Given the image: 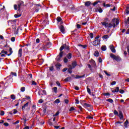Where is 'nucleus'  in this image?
<instances>
[{"label": "nucleus", "mask_w": 129, "mask_h": 129, "mask_svg": "<svg viewBox=\"0 0 129 129\" xmlns=\"http://www.w3.org/2000/svg\"><path fill=\"white\" fill-rule=\"evenodd\" d=\"M41 8H42L41 4H34V8L32 10L34 11V13H38Z\"/></svg>", "instance_id": "f257e3e1"}, {"label": "nucleus", "mask_w": 129, "mask_h": 129, "mask_svg": "<svg viewBox=\"0 0 129 129\" xmlns=\"http://www.w3.org/2000/svg\"><path fill=\"white\" fill-rule=\"evenodd\" d=\"M110 57L113 59V60H115V61H117V62H119L120 60H121V58L119 56H116L112 53H111L110 54Z\"/></svg>", "instance_id": "f03ea898"}, {"label": "nucleus", "mask_w": 129, "mask_h": 129, "mask_svg": "<svg viewBox=\"0 0 129 129\" xmlns=\"http://www.w3.org/2000/svg\"><path fill=\"white\" fill-rule=\"evenodd\" d=\"M111 23L113 24V28H115V25L117 26L119 24V20L117 19L114 18L112 20Z\"/></svg>", "instance_id": "7ed1b4c3"}, {"label": "nucleus", "mask_w": 129, "mask_h": 129, "mask_svg": "<svg viewBox=\"0 0 129 129\" xmlns=\"http://www.w3.org/2000/svg\"><path fill=\"white\" fill-rule=\"evenodd\" d=\"M16 23H17V20H9L8 21V26H12V27H16Z\"/></svg>", "instance_id": "20e7f679"}, {"label": "nucleus", "mask_w": 129, "mask_h": 129, "mask_svg": "<svg viewBox=\"0 0 129 129\" xmlns=\"http://www.w3.org/2000/svg\"><path fill=\"white\" fill-rule=\"evenodd\" d=\"M95 13H101L102 12H103V10L102 9L100 8V5H98L97 7H96L95 9Z\"/></svg>", "instance_id": "39448f33"}, {"label": "nucleus", "mask_w": 129, "mask_h": 129, "mask_svg": "<svg viewBox=\"0 0 129 129\" xmlns=\"http://www.w3.org/2000/svg\"><path fill=\"white\" fill-rule=\"evenodd\" d=\"M93 45L95 46L99 47L100 46V40L99 39H95V41L93 42Z\"/></svg>", "instance_id": "423d86ee"}, {"label": "nucleus", "mask_w": 129, "mask_h": 129, "mask_svg": "<svg viewBox=\"0 0 129 129\" xmlns=\"http://www.w3.org/2000/svg\"><path fill=\"white\" fill-rule=\"evenodd\" d=\"M46 95L47 94V92H46V90H39V91L38 92V95Z\"/></svg>", "instance_id": "0eeeda50"}, {"label": "nucleus", "mask_w": 129, "mask_h": 129, "mask_svg": "<svg viewBox=\"0 0 129 129\" xmlns=\"http://www.w3.org/2000/svg\"><path fill=\"white\" fill-rule=\"evenodd\" d=\"M98 4H102V1L100 0H97L92 4V6H93V7H95V6H96V5Z\"/></svg>", "instance_id": "6e6552de"}, {"label": "nucleus", "mask_w": 129, "mask_h": 129, "mask_svg": "<svg viewBox=\"0 0 129 129\" xmlns=\"http://www.w3.org/2000/svg\"><path fill=\"white\" fill-rule=\"evenodd\" d=\"M22 6H24V2L23 1H20L19 4H18V11H21V7Z\"/></svg>", "instance_id": "1a4fd4ad"}, {"label": "nucleus", "mask_w": 129, "mask_h": 129, "mask_svg": "<svg viewBox=\"0 0 129 129\" xmlns=\"http://www.w3.org/2000/svg\"><path fill=\"white\" fill-rule=\"evenodd\" d=\"M118 116H119L120 119H123V114H122V112L119 111Z\"/></svg>", "instance_id": "9d476101"}, {"label": "nucleus", "mask_w": 129, "mask_h": 129, "mask_svg": "<svg viewBox=\"0 0 129 129\" xmlns=\"http://www.w3.org/2000/svg\"><path fill=\"white\" fill-rule=\"evenodd\" d=\"M109 47H110V49L111 51L113 53H115V52H116L115 48H114V47L113 46V45H110Z\"/></svg>", "instance_id": "9b49d317"}, {"label": "nucleus", "mask_w": 129, "mask_h": 129, "mask_svg": "<svg viewBox=\"0 0 129 129\" xmlns=\"http://www.w3.org/2000/svg\"><path fill=\"white\" fill-rule=\"evenodd\" d=\"M59 30L61 33H64L65 32V28L63 25H60L59 27Z\"/></svg>", "instance_id": "f8f14e48"}, {"label": "nucleus", "mask_w": 129, "mask_h": 129, "mask_svg": "<svg viewBox=\"0 0 129 129\" xmlns=\"http://www.w3.org/2000/svg\"><path fill=\"white\" fill-rule=\"evenodd\" d=\"M56 21L58 22V23H60V25H62L63 24V21H62V18L60 17H57L56 18Z\"/></svg>", "instance_id": "ddd939ff"}, {"label": "nucleus", "mask_w": 129, "mask_h": 129, "mask_svg": "<svg viewBox=\"0 0 129 129\" xmlns=\"http://www.w3.org/2000/svg\"><path fill=\"white\" fill-rule=\"evenodd\" d=\"M91 5H92V3H91V2L90 1H87L85 3V7H89Z\"/></svg>", "instance_id": "4468645a"}, {"label": "nucleus", "mask_w": 129, "mask_h": 129, "mask_svg": "<svg viewBox=\"0 0 129 129\" xmlns=\"http://www.w3.org/2000/svg\"><path fill=\"white\" fill-rule=\"evenodd\" d=\"M29 106V102L26 103L25 104L22 106V110H26V108Z\"/></svg>", "instance_id": "2eb2a0df"}, {"label": "nucleus", "mask_w": 129, "mask_h": 129, "mask_svg": "<svg viewBox=\"0 0 129 129\" xmlns=\"http://www.w3.org/2000/svg\"><path fill=\"white\" fill-rule=\"evenodd\" d=\"M84 77H85V75H83V76L77 75L75 78H76V79H79L80 78H83Z\"/></svg>", "instance_id": "dca6fc26"}, {"label": "nucleus", "mask_w": 129, "mask_h": 129, "mask_svg": "<svg viewBox=\"0 0 129 129\" xmlns=\"http://www.w3.org/2000/svg\"><path fill=\"white\" fill-rule=\"evenodd\" d=\"M72 66L73 69L75 68V67L77 66V62L76 61H73L72 63Z\"/></svg>", "instance_id": "f3484780"}, {"label": "nucleus", "mask_w": 129, "mask_h": 129, "mask_svg": "<svg viewBox=\"0 0 129 129\" xmlns=\"http://www.w3.org/2000/svg\"><path fill=\"white\" fill-rule=\"evenodd\" d=\"M22 52H23V49L20 48L19 50L18 56L19 57H22Z\"/></svg>", "instance_id": "a211bd4d"}, {"label": "nucleus", "mask_w": 129, "mask_h": 129, "mask_svg": "<svg viewBox=\"0 0 129 129\" xmlns=\"http://www.w3.org/2000/svg\"><path fill=\"white\" fill-rule=\"evenodd\" d=\"M118 91H119V88L118 87H117L116 88V89L113 90L112 91V92L113 93H115V92H118Z\"/></svg>", "instance_id": "6ab92c4d"}, {"label": "nucleus", "mask_w": 129, "mask_h": 129, "mask_svg": "<svg viewBox=\"0 0 129 129\" xmlns=\"http://www.w3.org/2000/svg\"><path fill=\"white\" fill-rule=\"evenodd\" d=\"M127 124H128V120H126V121L124 122V126L127 128Z\"/></svg>", "instance_id": "aec40b11"}, {"label": "nucleus", "mask_w": 129, "mask_h": 129, "mask_svg": "<svg viewBox=\"0 0 129 129\" xmlns=\"http://www.w3.org/2000/svg\"><path fill=\"white\" fill-rule=\"evenodd\" d=\"M103 7H104L105 8H109L111 7V5L109 4H105L104 3L103 4Z\"/></svg>", "instance_id": "412c9836"}, {"label": "nucleus", "mask_w": 129, "mask_h": 129, "mask_svg": "<svg viewBox=\"0 0 129 129\" xmlns=\"http://www.w3.org/2000/svg\"><path fill=\"white\" fill-rule=\"evenodd\" d=\"M101 24H102V26H104V27H105V28H107L108 23L104 22H101Z\"/></svg>", "instance_id": "4be33fe9"}, {"label": "nucleus", "mask_w": 129, "mask_h": 129, "mask_svg": "<svg viewBox=\"0 0 129 129\" xmlns=\"http://www.w3.org/2000/svg\"><path fill=\"white\" fill-rule=\"evenodd\" d=\"M67 57L68 59H71V58H72V53H69L67 55Z\"/></svg>", "instance_id": "5701e85b"}, {"label": "nucleus", "mask_w": 129, "mask_h": 129, "mask_svg": "<svg viewBox=\"0 0 129 129\" xmlns=\"http://www.w3.org/2000/svg\"><path fill=\"white\" fill-rule=\"evenodd\" d=\"M58 88L57 87H54L52 89V92H54V93H57Z\"/></svg>", "instance_id": "b1692460"}, {"label": "nucleus", "mask_w": 129, "mask_h": 129, "mask_svg": "<svg viewBox=\"0 0 129 129\" xmlns=\"http://www.w3.org/2000/svg\"><path fill=\"white\" fill-rule=\"evenodd\" d=\"M71 79H72V78H71V77H69L64 79V81L68 82V81H70Z\"/></svg>", "instance_id": "393cba45"}, {"label": "nucleus", "mask_w": 129, "mask_h": 129, "mask_svg": "<svg viewBox=\"0 0 129 129\" xmlns=\"http://www.w3.org/2000/svg\"><path fill=\"white\" fill-rule=\"evenodd\" d=\"M84 107L86 108V107H90L91 106V105L85 103H84Z\"/></svg>", "instance_id": "a878e982"}, {"label": "nucleus", "mask_w": 129, "mask_h": 129, "mask_svg": "<svg viewBox=\"0 0 129 129\" xmlns=\"http://www.w3.org/2000/svg\"><path fill=\"white\" fill-rule=\"evenodd\" d=\"M94 56L96 57H98L99 56V52H98V51H96L95 53H94Z\"/></svg>", "instance_id": "bb28decb"}, {"label": "nucleus", "mask_w": 129, "mask_h": 129, "mask_svg": "<svg viewBox=\"0 0 129 129\" xmlns=\"http://www.w3.org/2000/svg\"><path fill=\"white\" fill-rule=\"evenodd\" d=\"M22 16V14H15L14 15V17L16 18V19H18V18H20V17H21Z\"/></svg>", "instance_id": "cd10ccee"}, {"label": "nucleus", "mask_w": 129, "mask_h": 129, "mask_svg": "<svg viewBox=\"0 0 129 129\" xmlns=\"http://www.w3.org/2000/svg\"><path fill=\"white\" fill-rule=\"evenodd\" d=\"M9 51H10V53L7 54L8 56H11V55H12V54H13V49H12V48H11V47L10 48Z\"/></svg>", "instance_id": "c85d7f7f"}, {"label": "nucleus", "mask_w": 129, "mask_h": 129, "mask_svg": "<svg viewBox=\"0 0 129 129\" xmlns=\"http://www.w3.org/2000/svg\"><path fill=\"white\" fill-rule=\"evenodd\" d=\"M102 51H106V46H102L101 47Z\"/></svg>", "instance_id": "c756f323"}, {"label": "nucleus", "mask_w": 129, "mask_h": 129, "mask_svg": "<svg viewBox=\"0 0 129 129\" xmlns=\"http://www.w3.org/2000/svg\"><path fill=\"white\" fill-rule=\"evenodd\" d=\"M125 12H126V14H127V15L129 14V7H127L126 8Z\"/></svg>", "instance_id": "7c9ffc66"}, {"label": "nucleus", "mask_w": 129, "mask_h": 129, "mask_svg": "<svg viewBox=\"0 0 129 129\" xmlns=\"http://www.w3.org/2000/svg\"><path fill=\"white\" fill-rule=\"evenodd\" d=\"M64 45H62L60 48H59V51H60V52H62V51H63V50H64Z\"/></svg>", "instance_id": "2f4dec72"}, {"label": "nucleus", "mask_w": 129, "mask_h": 129, "mask_svg": "<svg viewBox=\"0 0 129 129\" xmlns=\"http://www.w3.org/2000/svg\"><path fill=\"white\" fill-rule=\"evenodd\" d=\"M46 47L48 48H50L51 47V43L50 42H48L46 44Z\"/></svg>", "instance_id": "473e14b6"}, {"label": "nucleus", "mask_w": 129, "mask_h": 129, "mask_svg": "<svg viewBox=\"0 0 129 129\" xmlns=\"http://www.w3.org/2000/svg\"><path fill=\"white\" fill-rule=\"evenodd\" d=\"M23 29L20 27H18L17 29L16 33H19V32H21Z\"/></svg>", "instance_id": "72a5a7b5"}, {"label": "nucleus", "mask_w": 129, "mask_h": 129, "mask_svg": "<svg viewBox=\"0 0 129 129\" xmlns=\"http://www.w3.org/2000/svg\"><path fill=\"white\" fill-rule=\"evenodd\" d=\"M108 38H109V37L108 35H105L103 36V39H104L105 40L106 39H108Z\"/></svg>", "instance_id": "f704fd0d"}, {"label": "nucleus", "mask_w": 129, "mask_h": 129, "mask_svg": "<svg viewBox=\"0 0 129 129\" xmlns=\"http://www.w3.org/2000/svg\"><path fill=\"white\" fill-rule=\"evenodd\" d=\"M111 27H113V25L111 23L108 24L107 28H111Z\"/></svg>", "instance_id": "c9c22d12"}, {"label": "nucleus", "mask_w": 129, "mask_h": 129, "mask_svg": "<svg viewBox=\"0 0 129 129\" xmlns=\"http://www.w3.org/2000/svg\"><path fill=\"white\" fill-rule=\"evenodd\" d=\"M107 101H108V102H110V103H112V102H113V100H112V99H108Z\"/></svg>", "instance_id": "e433bc0d"}, {"label": "nucleus", "mask_w": 129, "mask_h": 129, "mask_svg": "<svg viewBox=\"0 0 129 129\" xmlns=\"http://www.w3.org/2000/svg\"><path fill=\"white\" fill-rule=\"evenodd\" d=\"M87 92L89 93V94H91V92L90 91V89L88 88V86L87 87Z\"/></svg>", "instance_id": "4c0bfd02"}, {"label": "nucleus", "mask_w": 129, "mask_h": 129, "mask_svg": "<svg viewBox=\"0 0 129 129\" xmlns=\"http://www.w3.org/2000/svg\"><path fill=\"white\" fill-rule=\"evenodd\" d=\"M64 49L66 50H69L70 49L69 46L66 45V44H64Z\"/></svg>", "instance_id": "58836bf2"}, {"label": "nucleus", "mask_w": 129, "mask_h": 129, "mask_svg": "<svg viewBox=\"0 0 129 129\" xmlns=\"http://www.w3.org/2000/svg\"><path fill=\"white\" fill-rule=\"evenodd\" d=\"M11 99L13 100H15V99H16V96H15L14 95H11Z\"/></svg>", "instance_id": "ea45409f"}, {"label": "nucleus", "mask_w": 129, "mask_h": 129, "mask_svg": "<svg viewBox=\"0 0 129 129\" xmlns=\"http://www.w3.org/2000/svg\"><path fill=\"white\" fill-rule=\"evenodd\" d=\"M25 90H26V88H25V87H23L21 88V91L22 92H24Z\"/></svg>", "instance_id": "a19ab883"}, {"label": "nucleus", "mask_w": 129, "mask_h": 129, "mask_svg": "<svg viewBox=\"0 0 129 129\" xmlns=\"http://www.w3.org/2000/svg\"><path fill=\"white\" fill-rule=\"evenodd\" d=\"M18 9H19V7H18V5H14V10H15V11H17Z\"/></svg>", "instance_id": "79ce46f5"}, {"label": "nucleus", "mask_w": 129, "mask_h": 129, "mask_svg": "<svg viewBox=\"0 0 129 129\" xmlns=\"http://www.w3.org/2000/svg\"><path fill=\"white\" fill-rule=\"evenodd\" d=\"M0 115H5V111L3 110L1 111Z\"/></svg>", "instance_id": "37998d69"}, {"label": "nucleus", "mask_w": 129, "mask_h": 129, "mask_svg": "<svg viewBox=\"0 0 129 129\" xmlns=\"http://www.w3.org/2000/svg\"><path fill=\"white\" fill-rule=\"evenodd\" d=\"M2 53H3V54H6V55H8V51H6L5 50H2L1 53H0V54H1Z\"/></svg>", "instance_id": "c03bdc74"}, {"label": "nucleus", "mask_w": 129, "mask_h": 129, "mask_svg": "<svg viewBox=\"0 0 129 129\" xmlns=\"http://www.w3.org/2000/svg\"><path fill=\"white\" fill-rule=\"evenodd\" d=\"M73 110H75V108L74 107H71L69 110L70 111H73Z\"/></svg>", "instance_id": "a18cd8bd"}, {"label": "nucleus", "mask_w": 129, "mask_h": 129, "mask_svg": "<svg viewBox=\"0 0 129 129\" xmlns=\"http://www.w3.org/2000/svg\"><path fill=\"white\" fill-rule=\"evenodd\" d=\"M114 114H115V115H118V112H117V111H116V110H114Z\"/></svg>", "instance_id": "49530a36"}, {"label": "nucleus", "mask_w": 129, "mask_h": 129, "mask_svg": "<svg viewBox=\"0 0 129 129\" xmlns=\"http://www.w3.org/2000/svg\"><path fill=\"white\" fill-rule=\"evenodd\" d=\"M58 56H59L60 57H63V51H60Z\"/></svg>", "instance_id": "de8ad7c7"}, {"label": "nucleus", "mask_w": 129, "mask_h": 129, "mask_svg": "<svg viewBox=\"0 0 129 129\" xmlns=\"http://www.w3.org/2000/svg\"><path fill=\"white\" fill-rule=\"evenodd\" d=\"M47 47L46 46V45H43L42 46V49L43 50H47Z\"/></svg>", "instance_id": "09e8293b"}, {"label": "nucleus", "mask_w": 129, "mask_h": 129, "mask_svg": "<svg viewBox=\"0 0 129 129\" xmlns=\"http://www.w3.org/2000/svg\"><path fill=\"white\" fill-rule=\"evenodd\" d=\"M54 102L55 103H60V100L57 99L54 101Z\"/></svg>", "instance_id": "8fccbe9b"}, {"label": "nucleus", "mask_w": 129, "mask_h": 129, "mask_svg": "<svg viewBox=\"0 0 129 129\" xmlns=\"http://www.w3.org/2000/svg\"><path fill=\"white\" fill-rule=\"evenodd\" d=\"M63 61L64 63H67V62H68V59H67L66 57H64L63 59Z\"/></svg>", "instance_id": "3c124183"}, {"label": "nucleus", "mask_w": 129, "mask_h": 129, "mask_svg": "<svg viewBox=\"0 0 129 129\" xmlns=\"http://www.w3.org/2000/svg\"><path fill=\"white\" fill-rule=\"evenodd\" d=\"M56 84L57 85V86H59V87H61V84H60V82H59L58 81H57L56 82Z\"/></svg>", "instance_id": "603ef678"}, {"label": "nucleus", "mask_w": 129, "mask_h": 129, "mask_svg": "<svg viewBox=\"0 0 129 129\" xmlns=\"http://www.w3.org/2000/svg\"><path fill=\"white\" fill-rule=\"evenodd\" d=\"M62 57H60V56H59V55H58L57 56V57H56V60H57V61H59L60 60H61V58Z\"/></svg>", "instance_id": "864d4df0"}, {"label": "nucleus", "mask_w": 129, "mask_h": 129, "mask_svg": "<svg viewBox=\"0 0 129 129\" xmlns=\"http://www.w3.org/2000/svg\"><path fill=\"white\" fill-rule=\"evenodd\" d=\"M89 36L91 38V39H93V34L92 33H91L89 34Z\"/></svg>", "instance_id": "5fc2aeb1"}, {"label": "nucleus", "mask_w": 129, "mask_h": 129, "mask_svg": "<svg viewBox=\"0 0 129 129\" xmlns=\"http://www.w3.org/2000/svg\"><path fill=\"white\" fill-rule=\"evenodd\" d=\"M108 21H109L108 18H105L104 20V22L105 23H106V22H108Z\"/></svg>", "instance_id": "6e6d98bb"}, {"label": "nucleus", "mask_w": 129, "mask_h": 129, "mask_svg": "<svg viewBox=\"0 0 129 129\" xmlns=\"http://www.w3.org/2000/svg\"><path fill=\"white\" fill-rule=\"evenodd\" d=\"M11 75H13V76H17V73L11 72Z\"/></svg>", "instance_id": "4d7b16f0"}, {"label": "nucleus", "mask_w": 129, "mask_h": 129, "mask_svg": "<svg viewBox=\"0 0 129 129\" xmlns=\"http://www.w3.org/2000/svg\"><path fill=\"white\" fill-rule=\"evenodd\" d=\"M17 112H18V110H17V109H15L13 110L14 114H16V113H17Z\"/></svg>", "instance_id": "13d9d810"}, {"label": "nucleus", "mask_w": 129, "mask_h": 129, "mask_svg": "<svg viewBox=\"0 0 129 129\" xmlns=\"http://www.w3.org/2000/svg\"><path fill=\"white\" fill-rule=\"evenodd\" d=\"M119 93L122 94L123 93H124V91H123V90L120 89L119 90Z\"/></svg>", "instance_id": "bf43d9fd"}, {"label": "nucleus", "mask_w": 129, "mask_h": 129, "mask_svg": "<svg viewBox=\"0 0 129 129\" xmlns=\"http://www.w3.org/2000/svg\"><path fill=\"white\" fill-rule=\"evenodd\" d=\"M11 41H12V42H15V41H16V38L12 37L11 38Z\"/></svg>", "instance_id": "052dcab7"}, {"label": "nucleus", "mask_w": 129, "mask_h": 129, "mask_svg": "<svg viewBox=\"0 0 129 129\" xmlns=\"http://www.w3.org/2000/svg\"><path fill=\"white\" fill-rule=\"evenodd\" d=\"M98 61H99V63H102V59L101 58V57L99 58Z\"/></svg>", "instance_id": "680f3d73"}, {"label": "nucleus", "mask_w": 129, "mask_h": 129, "mask_svg": "<svg viewBox=\"0 0 129 129\" xmlns=\"http://www.w3.org/2000/svg\"><path fill=\"white\" fill-rule=\"evenodd\" d=\"M32 108L33 110H36V105H33Z\"/></svg>", "instance_id": "e2e57ef3"}, {"label": "nucleus", "mask_w": 129, "mask_h": 129, "mask_svg": "<svg viewBox=\"0 0 129 129\" xmlns=\"http://www.w3.org/2000/svg\"><path fill=\"white\" fill-rule=\"evenodd\" d=\"M77 29H80L81 28V26L80 24H77Z\"/></svg>", "instance_id": "0e129e2a"}, {"label": "nucleus", "mask_w": 129, "mask_h": 129, "mask_svg": "<svg viewBox=\"0 0 129 129\" xmlns=\"http://www.w3.org/2000/svg\"><path fill=\"white\" fill-rule=\"evenodd\" d=\"M2 86H4V82H1L0 83V87H2Z\"/></svg>", "instance_id": "69168bd1"}, {"label": "nucleus", "mask_w": 129, "mask_h": 129, "mask_svg": "<svg viewBox=\"0 0 129 129\" xmlns=\"http://www.w3.org/2000/svg\"><path fill=\"white\" fill-rule=\"evenodd\" d=\"M4 125H5V126H9V124L8 122H5L4 123Z\"/></svg>", "instance_id": "338daca9"}, {"label": "nucleus", "mask_w": 129, "mask_h": 129, "mask_svg": "<svg viewBox=\"0 0 129 129\" xmlns=\"http://www.w3.org/2000/svg\"><path fill=\"white\" fill-rule=\"evenodd\" d=\"M57 115H59V111H58L55 114L53 115V116H57Z\"/></svg>", "instance_id": "774afa93"}]
</instances>
